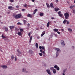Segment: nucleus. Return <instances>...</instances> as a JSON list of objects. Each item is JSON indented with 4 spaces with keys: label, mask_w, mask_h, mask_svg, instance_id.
Instances as JSON below:
<instances>
[{
    "label": "nucleus",
    "mask_w": 75,
    "mask_h": 75,
    "mask_svg": "<svg viewBox=\"0 0 75 75\" xmlns=\"http://www.w3.org/2000/svg\"><path fill=\"white\" fill-rule=\"evenodd\" d=\"M67 71V69H65L63 70V72H65Z\"/></svg>",
    "instance_id": "nucleus-39"
},
{
    "label": "nucleus",
    "mask_w": 75,
    "mask_h": 75,
    "mask_svg": "<svg viewBox=\"0 0 75 75\" xmlns=\"http://www.w3.org/2000/svg\"><path fill=\"white\" fill-rule=\"evenodd\" d=\"M68 31H72V29H71V28H68Z\"/></svg>",
    "instance_id": "nucleus-30"
},
{
    "label": "nucleus",
    "mask_w": 75,
    "mask_h": 75,
    "mask_svg": "<svg viewBox=\"0 0 75 75\" xmlns=\"http://www.w3.org/2000/svg\"><path fill=\"white\" fill-rule=\"evenodd\" d=\"M29 52L31 54H33V51H32V50H29Z\"/></svg>",
    "instance_id": "nucleus-22"
},
{
    "label": "nucleus",
    "mask_w": 75,
    "mask_h": 75,
    "mask_svg": "<svg viewBox=\"0 0 75 75\" xmlns=\"http://www.w3.org/2000/svg\"><path fill=\"white\" fill-rule=\"evenodd\" d=\"M33 38V37L32 36H30V37L29 42L30 43H31V41H32V39Z\"/></svg>",
    "instance_id": "nucleus-13"
},
{
    "label": "nucleus",
    "mask_w": 75,
    "mask_h": 75,
    "mask_svg": "<svg viewBox=\"0 0 75 75\" xmlns=\"http://www.w3.org/2000/svg\"><path fill=\"white\" fill-rule=\"evenodd\" d=\"M11 59H14V56L13 55H12L11 56Z\"/></svg>",
    "instance_id": "nucleus-34"
},
{
    "label": "nucleus",
    "mask_w": 75,
    "mask_h": 75,
    "mask_svg": "<svg viewBox=\"0 0 75 75\" xmlns=\"http://www.w3.org/2000/svg\"><path fill=\"white\" fill-rule=\"evenodd\" d=\"M15 27L14 26H9V28L10 29H13V28H14Z\"/></svg>",
    "instance_id": "nucleus-19"
},
{
    "label": "nucleus",
    "mask_w": 75,
    "mask_h": 75,
    "mask_svg": "<svg viewBox=\"0 0 75 75\" xmlns=\"http://www.w3.org/2000/svg\"><path fill=\"white\" fill-rule=\"evenodd\" d=\"M23 21V24L24 25H25L26 24H27V21L25 20H24Z\"/></svg>",
    "instance_id": "nucleus-15"
},
{
    "label": "nucleus",
    "mask_w": 75,
    "mask_h": 75,
    "mask_svg": "<svg viewBox=\"0 0 75 75\" xmlns=\"http://www.w3.org/2000/svg\"><path fill=\"white\" fill-rule=\"evenodd\" d=\"M28 35L29 37H30V33H28Z\"/></svg>",
    "instance_id": "nucleus-57"
},
{
    "label": "nucleus",
    "mask_w": 75,
    "mask_h": 75,
    "mask_svg": "<svg viewBox=\"0 0 75 75\" xmlns=\"http://www.w3.org/2000/svg\"><path fill=\"white\" fill-rule=\"evenodd\" d=\"M44 35H43L42 33V34H41V37H42V36Z\"/></svg>",
    "instance_id": "nucleus-56"
},
{
    "label": "nucleus",
    "mask_w": 75,
    "mask_h": 75,
    "mask_svg": "<svg viewBox=\"0 0 75 75\" xmlns=\"http://www.w3.org/2000/svg\"><path fill=\"white\" fill-rule=\"evenodd\" d=\"M72 47H73V48H74V46H73Z\"/></svg>",
    "instance_id": "nucleus-64"
},
{
    "label": "nucleus",
    "mask_w": 75,
    "mask_h": 75,
    "mask_svg": "<svg viewBox=\"0 0 75 75\" xmlns=\"http://www.w3.org/2000/svg\"><path fill=\"white\" fill-rule=\"evenodd\" d=\"M17 34L19 36H21L23 35V33H22L21 32H18L17 33Z\"/></svg>",
    "instance_id": "nucleus-7"
},
{
    "label": "nucleus",
    "mask_w": 75,
    "mask_h": 75,
    "mask_svg": "<svg viewBox=\"0 0 75 75\" xmlns=\"http://www.w3.org/2000/svg\"><path fill=\"white\" fill-rule=\"evenodd\" d=\"M53 72L54 74H55L56 73V70L54 69L53 70Z\"/></svg>",
    "instance_id": "nucleus-24"
},
{
    "label": "nucleus",
    "mask_w": 75,
    "mask_h": 75,
    "mask_svg": "<svg viewBox=\"0 0 75 75\" xmlns=\"http://www.w3.org/2000/svg\"><path fill=\"white\" fill-rule=\"evenodd\" d=\"M50 69H51V70H53V69H54V67L50 68Z\"/></svg>",
    "instance_id": "nucleus-45"
},
{
    "label": "nucleus",
    "mask_w": 75,
    "mask_h": 75,
    "mask_svg": "<svg viewBox=\"0 0 75 75\" xmlns=\"http://www.w3.org/2000/svg\"><path fill=\"white\" fill-rule=\"evenodd\" d=\"M27 17H30V18H32V17H33V16L32 15L30 14H28L27 15Z\"/></svg>",
    "instance_id": "nucleus-9"
},
{
    "label": "nucleus",
    "mask_w": 75,
    "mask_h": 75,
    "mask_svg": "<svg viewBox=\"0 0 75 75\" xmlns=\"http://www.w3.org/2000/svg\"><path fill=\"white\" fill-rule=\"evenodd\" d=\"M50 26V22H48V23H47V27H48L49 26Z\"/></svg>",
    "instance_id": "nucleus-25"
},
{
    "label": "nucleus",
    "mask_w": 75,
    "mask_h": 75,
    "mask_svg": "<svg viewBox=\"0 0 75 75\" xmlns=\"http://www.w3.org/2000/svg\"><path fill=\"white\" fill-rule=\"evenodd\" d=\"M38 11V10L37 9H36L34 10L33 11V14H35V13H36V12H37Z\"/></svg>",
    "instance_id": "nucleus-11"
},
{
    "label": "nucleus",
    "mask_w": 75,
    "mask_h": 75,
    "mask_svg": "<svg viewBox=\"0 0 75 75\" xmlns=\"http://www.w3.org/2000/svg\"><path fill=\"white\" fill-rule=\"evenodd\" d=\"M32 33V32H30L29 33V34H31V33Z\"/></svg>",
    "instance_id": "nucleus-59"
},
{
    "label": "nucleus",
    "mask_w": 75,
    "mask_h": 75,
    "mask_svg": "<svg viewBox=\"0 0 75 75\" xmlns=\"http://www.w3.org/2000/svg\"><path fill=\"white\" fill-rule=\"evenodd\" d=\"M46 4L47 7H48L49 8H50V5L48 4V3H46Z\"/></svg>",
    "instance_id": "nucleus-23"
},
{
    "label": "nucleus",
    "mask_w": 75,
    "mask_h": 75,
    "mask_svg": "<svg viewBox=\"0 0 75 75\" xmlns=\"http://www.w3.org/2000/svg\"><path fill=\"white\" fill-rule=\"evenodd\" d=\"M15 30H16V32H17V31H19V29H18L17 28H15Z\"/></svg>",
    "instance_id": "nucleus-26"
},
{
    "label": "nucleus",
    "mask_w": 75,
    "mask_h": 75,
    "mask_svg": "<svg viewBox=\"0 0 75 75\" xmlns=\"http://www.w3.org/2000/svg\"><path fill=\"white\" fill-rule=\"evenodd\" d=\"M31 1L32 2H34V1H35V0H31Z\"/></svg>",
    "instance_id": "nucleus-54"
},
{
    "label": "nucleus",
    "mask_w": 75,
    "mask_h": 75,
    "mask_svg": "<svg viewBox=\"0 0 75 75\" xmlns=\"http://www.w3.org/2000/svg\"><path fill=\"white\" fill-rule=\"evenodd\" d=\"M1 37L3 38H6L5 36H4L3 35H2Z\"/></svg>",
    "instance_id": "nucleus-32"
},
{
    "label": "nucleus",
    "mask_w": 75,
    "mask_h": 75,
    "mask_svg": "<svg viewBox=\"0 0 75 75\" xmlns=\"http://www.w3.org/2000/svg\"><path fill=\"white\" fill-rule=\"evenodd\" d=\"M17 51L18 52L19 54H21V52L20 51V50H19L18 49L17 50Z\"/></svg>",
    "instance_id": "nucleus-27"
},
{
    "label": "nucleus",
    "mask_w": 75,
    "mask_h": 75,
    "mask_svg": "<svg viewBox=\"0 0 75 75\" xmlns=\"http://www.w3.org/2000/svg\"><path fill=\"white\" fill-rule=\"evenodd\" d=\"M22 71L23 72H26V73H27L28 71H26V70H24V69H23L22 70Z\"/></svg>",
    "instance_id": "nucleus-17"
},
{
    "label": "nucleus",
    "mask_w": 75,
    "mask_h": 75,
    "mask_svg": "<svg viewBox=\"0 0 75 75\" xmlns=\"http://www.w3.org/2000/svg\"><path fill=\"white\" fill-rule=\"evenodd\" d=\"M53 31H54V32H57L58 31V30L57 29L55 28L53 29Z\"/></svg>",
    "instance_id": "nucleus-12"
},
{
    "label": "nucleus",
    "mask_w": 75,
    "mask_h": 75,
    "mask_svg": "<svg viewBox=\"0 0 75 75\" xmlns=\"http://www.w3.org/2000/svg\"><path fill=\"white\" fill-rule=\"evenodd\" d=\"M40 16H43V13H40Z\"/></svg>",
    "instance_id": "nucleus-29"
},
{
    "label": "nucleus",
    "mask_w": 75,
    "mask_h": 75,
    "mask_svg": "<svg viewBox=\"0 0 75 75\" xmlns=\"http://www.w3.org/2000/svg\"><path fill=\"white\" fill-rule=\"evenodd\" d=\"M50 7L51 8H54V7L53 6V4L52 3H51L50 4Z\"/></svg>",
    "instance_id": "nucleus-8"
},
{
    "label": "nucleus",
    "mask_w": 75,
    "mask_h": 75,
    "mask_svg": "<svg viewBox=\"0 0 75 75\" xmlns=\"http://www.w3.org/2000/svg\"><path fill=\"white\" fill-rule=\"evenodd\" d=\"M54 67V68H57V65H55Z\"/></svg>",
    "instance_id": "nucleus-42"
},
{
    "label": "nucleus",
    "mask_w": 75,
    "mask_h": 75,
    "mask_svg": "<svg viewBox=\"0 0 75 75\" xmlns=\"http://www.w3.org/2000/svg\"><path fill=\"white\" fill-rule=\"evenodd\" d=\"M7 14H10V13L9 12H8Z\"/></svg>",
    "instance_id": "nucleus-58"
},
{
    "label": "nucleus",
    "mask_w": 75,
    "mask_h": 75,
    "mask_svg": "<svg viewBox=\"0 0 75 75\" xmlns=\"http://www.w3.org/2000/svg\"><path fill=\"white\" fill-rule=\"evenodd\" d=\"M20 32H23V29L21 28L20 29Z\"/></svg>",
    "instance_id": "nucleus-31"
},
{
    "label": "nucleus",
    "mask_w": 75,
    "mask_h": 75,
    "mask_svg": "<svg viewBox=\"0 0 75 75\" xmlns=\"http://www.w3.org/2000/svg\"><path fill=\"white\" fill-rule=\"evenodd\" d=\"M46 71L48 73V74H49V75H51V71H50V70L47 69L46 70Z\"/></svg>",
    "instance_id": "nucleus-6"
},
{
    "label": "nucleus",
    "mask_w": 75,
    "mask_h": 75,
    "mask_svg": "<svg viewBox=\"0 0 75 75\" xmlns=\"http://www.w3.org/2000/svg\"><path fill=\"white\" fill-rule=\"evenodd\" d=\"M22 11H25V9H22Z\"/></svg>",
    "instance_id": "nucleus-48"
},
{
    "label": "nucleus",
    "mask_w": 75,
    "mask_h": 75,
    "mask_svg": "<svg viewBox=\"0 0 75 75\" xmlns=\"http://www.w3.org/2000/svg\"><path fill=\"white\" fill-rule=\"evenodd\" d=\"M61 44L62 47H64L65 45V44L64 43V41L63 40H61Z\"/></svg>",
    "instance_id": "nucleus-4"
},
{
    "label": "nucleus",
    "mask_w": 75,
    "mask_h": 75,
    "mask_svg": "<svg viewBox=\"0 0 75 75\" xmlns=\"http://www.w3.org/2000/svg\"><path fill=\"white\" fill-rule=\"evenodd\" d=\"M51 19L52 20L53 19H55V18H53V17H52V18H51Z\"/></svg>",
    "instance_id": "nucleus-53"
},
{
    "label": "nucleus",
    "mask_w": 75,
    "mask_h": 75,
    "mask_svg": "<svg viewBox=\"0 0 75 75\" xmlns=\"http://www.w3.org/2000/svg\"><path fill=\"white\" fill-rule=\"evenodd\" d=\"M39 55H40V56H42V54L41 53H39Z\"/></svg>",
    "instance_id": "nucleus-38"
},
{
    "label": "nucleus",
    "mask_w": 75,
    "mask_h": 75,
    "mask_svg": "<svg viewBox=\"0 0 75 75\" xmlns=\"http://www.w3.org/2000/svg\"><path fill=\"white\" fill-rule=\"evenodd\" d=\"M8 9H10L11 10H14V7L11 6H9L8 7Z\"/></svg>",
    "instance_id": "nucleus-5"
},
{
    "label": "nucleus",
    "mask_w": 75,
    "mask_h": 75,
    "mask_svg": "<svg viewBox=\"0 0 75 75\" xmlns=\"http://www.w3.org/2000/svg\"><path fill=\"white\" fill-rule=\"evenodd\" d=\"M75 10H73V13H75Z\"/></svg>",
    "instance_id": "nucleus-46"
},
{
    "label": "nucleus",
    "mask_w": 75,
    "mask_h": 75,
    "mask_svg": "<svg viewBox=\"0 0 75 75\" xmlns=\"http://www.w3.org/2000/svg\"><path fill=\"white\" fill-rule=\"evenodd\" d=\"M56 2H58V0H56Z\"/></svg>",
    "instance_id": "nucleus-60"
},
{
    "label": "nucleus",
    "mask_w": 75,
    "mask_h": 75,
    "mask_svg": "<svg viewBox=\"0 0 75 75\" xmlns=\"http://www.w3.org/2000/svg\"><path fill=\"white\" fill-rule=\"evenodd\" d=\"M17 25H21V23L20 22H18L17 23Z\"/></svg>",
    "instance_id": "nucleus-28"
},
{
    "label": "nucleus",
    "mask_w": 75,
    "mask_h": 75,
    "mask_svg": "<svg viewBox=\"0 0 75 75\" xmlns=\"http://www.w3.org/2000/svg\"><path fill=\"white\" fill-rule=\"evenodd\" d=\"M28 27H30V25L29 23L28 24Z\"/></svg>",
    "instance_id": "nucleus-49"
},
{
    "label": "nucleus",
    "mask_w": 75,
    "mask_h": 75,
    "mask_svg": "<svg viewBox=\"0 0 75 75\" xmlns=\"http://www.w3.org/2000/svg\"><path fill=\"white\" fill-rule=\"evenodd\" d=\"M59 9L58 8H54V11H55L57 12L58 11V10H59Z\"/></svg>",
    "instance_id": "nucleus-14"
},
{
    "label": "nucleus",
    "mask_w": 75,
    "mask_h": 75,
    "mask_svg": "<svg viewBox=\"0 0 75 75\" xmlns=\"http://www.w3.org/2000/svg\"><path fill=\"white\" fill-rule=\"evenodd\" d=\"M42 47H41V46H39V48L40 49H41L42 48Z\"/></svg>",
    "instance_id": "nucleus-50"
},
{
    "label": "nucleus",
    "mask_w": 75,
    "mask_h": 75,
    "mask_svg": "<svg viewBox=\"0 0 75 75\" xmlns=\"http://www.w3.org/2000/svg\"><path fill=\"white\" fill-rule=\"evenodd\" d=\"M16 8H19V6H16Z\"/></svg>",
    "instance_id": "nucleus-52"
},
{
    "label": "nucleus",
    "mask_w": 75,
    "mask_h": 75,
    "mask_svg": "<svg viewBox=\"0 0 75 75\" xmlns=\"http://www.w3.org/2000/svg\"><path fill=\"white\" fill-rule=\"evenodd\" d=\"M35 46H36V47L37 48H38V43H36Z\"/></svg>",
    "instance_id": "nucleus-21"
},
{
    "label": "nucleus",
    "mask_w": 75,
    "mask_h": 75,
    "mask_svg": "<svg viewBox=\"0 0 75 75\" xmlns=\"http://www.w3.org/2000/svg\"><path fill=\"white\" fill-rule=\"evenodd\" d=\"M57 71H59V67H58L57 68Z\"/></svg>",
    "instance_id": "nucleus-37"
},
{
    "label": "nucleus",
    "mask_w": 75,
    "mask_h": 75,
    "mask_svg": "<svg viewBox=\"0 0 75 75\" xmlns=\"http://www.w3.org/2000/svg\"><path fill=\"white\" fill-rule=\"evenodd\" d=\"M75 7V5H71L69 7V8H70L72 9V8H73V7Z\"/></svg>",
    "instance_id": "nucleus-16"
},
{
    "label": "nucleus",
    "mask_w": 75,
    "mask_h": 75,
    "mask_svg": "<svg viewBox=\"0 0 75 75\" xmlns=\"http://www.w3.org/2000/svg\"><path fill=\"white\" fill-rule=\"evenodd\" d=\"M65 19H68L69 17V14L67 12L65 13L64 14Z\"/></svg>",
    "instance_id": "nucleus-2"
},
{
    "label": "nucleus",
    "mask_w": 75,
    "mask_h": 75,
    "mask_svg": "<svg viewBox=\"0 0 75 75\" xmlns=\"http://www.w3.org/2000/svg\"><path fill=\"white\" fill-rule=\"evenodd\" d=\"M42 33L44 35L45 34V31H44Z\"/></svg>",
    "instance_id": "nucleus-47"
},
{
    "label": "nucleus",
    "mask_w": 75,
    "mask_h": 75,
    "mask_svg": "<svg viewBox=\"0 0 75 75\" xmlns=\"http://www.w3.org/2000/svg\"><path fill=\"white\" fill-rule=\"evenodd\" d=\"M8 28H5V31H6V32L8 31Z\"/></svg>",
    "instance_id": "nucleus-36"
},
{
    "label": "nucleus",
    "mask_w": 75,
    "mask_h": 75,
    "mask_svg": "<svg viewBox=\"0 0 75 75\" xmlns=\"http://www.w3.org/2000/svg\"><path fill=\"white\" fill-rule=\"evenodd\" d=\"M63 75H65V74L63 73Z\"/></svg>",
    "instance_id": "nucleus-62"
},
{
    "label": "nucleus",
    "mask_w": 75,
    "mask_h": 75,
    "mask_svg": "<svg viewBox=\"0 0 75 75\" xmlns=\"http://www.w3.org/2000/svg\"><path fill=\"white\" fill-rule=\"evenodd\" d=\"M61 13V12L60 11L58 12V14H60Z\"/></svg>",
    "instance_id": "nucleus-40"
},
{
    "label": "nucleus",
    "mask_w": 75,
    "mask_h": 75,
    "mask_svg": "<svg viewBox=\"0 0 75 75\" xmlns=\"http://www.w3.org/2000/svg\"><path fill=\"white\" fill-rule=\"evenodd\" d=\"M0 51H1V52H2L3 51H2V50H0Z\"/></svg>",
    "instance_id": "nucleus-61"
},
{
    "label": "nucleus",
    "mask_w": 75,
    "mask_h": 75,
    "mask_svg": "<svg viewBox=\"0 0 75 75\" xmlns=\"http://www.w3.org/2000/svg\"><path fill=\"white\" fill-rule=\"evenodd\" d=\"M67 21V20L66 19H64L63 21V23L64 24H65Z\"/></svg>",
    "instance_id": "nucleus-18"
},
{
    "label": "nucleus",
    "mask_w": 75,
    "mask_h": 75,
    "mask_svg": "<svg viewBox=\"0 0 75 75\" xmlns=\"http://www.w3.org/2000/svg\"><path fill=\"white\" fill-rule=\"evenodd\" d=\"M10 1L11 3H13V2H14V0H10Z\"/></svg>",
    "instance_id": "nucleus-41"
},
{
    "label": "nucleus",
    "mask_w": 75,
    "mask_h": 75,
    "mask_svg": "<svg viewBox=\"0 0 75 75\" xmlns=\"http://www.w3.org/2000/svg\"><path fill=\"white\" fill-rule=\"evenodd\" d=\"M58 34H60V32H57Z\"/></svg>",
    "instance_id": "nucleus-55"
},
{
    "label": "nucleus",
    "mask_w": 75,
    "mask_h": 75,
    "mask_svg": "<svg viewBox=\"0 0 75 75\" xmlns=\"http://www.w3.org/2000/svg\"><path fill=\"white\" fill-rule=\"evenodd\" d=\"M55 51H56V57H57L58 56L60 52H61V50L59 48H55L54 49Z\"/></svg>",
    "instance_id": "nucleus-1"
},
{
    "label": "nucleus",
    "mask_w": 75,
    "mask_h": 75,
    "mask_svg": "<svg viewBox=\"0 0 75 75\" xmlns=\"http://www.w3.org/2000/svg\"><path fill=\"white\" fill-rule=\"evenodd\" d=\"M24 7H27V5L26 4H24L23 5Z\"/></svg>",
    "instance_id": "nucleus-43"
},
{
    "label": "nucleus",
    "mask_w": 75,
    "mask_h": 75,
    "mask_svg": "<svg viewBox=\"0 0 75 75\" xmlns=\"http://www.w3.org/2000/svg\"><path fill=\"white\" fill-rule=\"evenodd\" d=\"M42 50H43L44 51H45V47H44L42 46Z\"/></svg>",
    "instance_id": "nucleus-33"
},
{
    "label": "nucleus",
    "mask_w": 75,
    "mask_h": 75,
    "mask_svg": "<svg viewBox=\"0 0 75 75\" xmlns=\"http://www.w3.org/2000/svg\"><path fill=\"white\" fill-rule=\"evenodd\" d=\"M74 3H75V0L74 1Z\"/></svg>",
    "instance_id": "nucleus-63"
},
{
    "label": "nucleus",
    "mask_w": 75,
    "mask_h": 75,
    "mask_svg": "<svg viewBox=\"0 0 75 75\" xmlns=\"http://www.w3.org/2000/svg\"><path fill=\"white\" fill-rule=\"evenodd\" d=\"M1 67L2 68H5V69H6V68H7V66L6 65H2L1 66Z\"/></svg>",
    "instance_id": "nucleus-10"
},
{
    "label": "nucleus",
    "mask_w": 75,
    "mask_h": 75,
    "mask_svg": "<svg viewBox=\"0 0 75 75\" xmlns=\"http://www.w3.org/2000/svg\"><path fill=\"white\" fill-rule=\"evenodd\" d=\"M21 16V14H18L17 15H16L15 16V18H16V19H18V18H20Z\"/></svg>",
    "instance_id": "nucleus-3"
},
{
    "label": "nucleus",
    "mask_w": 75,
    "mask_h": 75,
    "mask_svg": "<svg viewBox=\"0 0 75 75\" xmlns=\"http://www.w3.org/2000/svg\"><path fill=\"white\" fill-rule=\"evenodd\" d=\"M40 51L42 53H43L44 54H45V52L44 50L42 51V50L41 49Z\"/></svg>",
    "instance_id": "nucleus-20"
},
{
    "label": "nucleus",
    "mask_w": 75,
    "mask_h": 75,
    "mask_svg": "<svg viewBox=\"0 0 75 75\" xmlns=\"http://www.w3.org/2000/svg\"><path fill=\"white\" fill-rule=\"evenodd\" d=\"M67 24H69V22L68 21H67Z\"/></svg>",
    "instance_id": "nucleus-51"
},
{
    "label": "nucleus",
    "mask_w": 75,
    "mask_h": 75,
    "mask_svg": "<svg viewBox=\"0 0 75 75\" xmlns=\"http://www.w3.org/2000/svg\"><path fill=\"white\" fill-rule=\"evenodd\" d=\"M59 17H62L63 15H62V14H59Z\"/></svg>",
    "instance_id": "nucleus-35"
},
{
    "label": "nucleus",
    "mask_w": 75,
    "mask_h": 75,
    "mask_svg": "<svg viewBox=\"0 0 75 75\" xmlns=\"http://www.w3.org/2000/svg\"><path fill=\"white\" fill-rule=\"evenodd\" d=\"M15 60L17 61V57H15Z\"/></svg>",
    "instance_id": "nucleus-44"
}]
</instances>
